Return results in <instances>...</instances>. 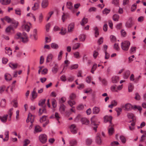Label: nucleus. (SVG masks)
<instances>
[{"label":"nucleus","instance_id":"nucleus-24","mask_svg":"<svg viewBox=\"0 0 146 146\" xmlns=\"http://www.w3.org/2000/svg\"><path fill=\"white\" fill-rule=\"evenodd\" d=\"M42 108L43 109H42V111H41L42 109L41 108H40L39 110L38 111V115L39 116L41 115L43 113H46V109L45 108V107H43Z\"/></svg>","mask_w":146,"mask_h":146},{"label":"nucleus","instance_id":"nucleus-39","mask_svg":"<svg viewBox=\"0 0 146 146\" xmlns=\"http://www.w3.org/2000/svg\"><path fill=\"white\" fill-rule=\"evenodd\" d=\"M97 67V64H94L92 66L91 70V72L92 74L94 73V71L96 70Z\"/></svg>","mask_w":146,"mask_h":146},{"label":"nucleus","instance_id":"nucleus-53","mask_svg":"<svg viewBox=\"0 0 146 146\" xmlns=\"http://www.w3.org/2000/svg\"><path fill=\"white\" fill-rule=\"evenodd\" d=\"M78 66L77 64L73 65L70 67V69L72 70L74 69H76L78 67Z\"/></svg>","mask_w":146,"mask_h":146},{"label":"nucleus","instance_id":"nucleus-40","mask_svg":"<svg viewBox=\"0 0 146 146\" xmlns=\"http://www.w3.org/2000/svg\"><path fill=\"white\" fill-rule=\"evenodd\" d=\"M94 30L95 31L94 34L95 35V36L96 37H97L98 36L99 33L98 30V29L97 27H95L94 29Z\"/></svg>","mask_w":146,"mask_h":146},{"label":"nucleus","instance_id":"nucleus-55","mask_svg":"<svg viewBox=\"0 0 146 146\" xmlns=\"http://www.w3.org/2000/svg\"><path fill=\"white\" fill-rule=\"evenodd\" d=\"M15 13L16 14L20 15H21V11L20 9L18 8L15 10Z\"/></svg>","mask_w":146,"mask_h":146},{"label":"nucleus","instance_id":"nucleus-50","mask_svg":"<svg viewBox=\"0 0 146 146\" xmlns=\"http://www.w3.org/2000/svg\"><path fill=\"white\" fill-rule=\"evenodd\" d=\"M132 23L131 21L130 22H127L125 24V26L127 28L131 27L132 26Z\"/></svg>","mask_w":146,"mask_h":146},{"label":"nucleus","instance_id":"nucleus-33","mask_svg":"<svg viewBox=\"0 0 146 146\" xmlns=\"http://www.w3.org/2000/svg\"><path fill=\"white\" fill-rule=\"evenodd\" d=\"M68 16V14L67 13H63V15L62 16V20L63 22H64L65 19H67V18Z\"/></svg>","mask_w":146,"mask_h":146},{"label":"nucleus","instance_id":"nucleus-11","mask_svg":"<svg viewBox=\"0 0 146 146\" xmlns=\"http://www.w3.org/2000/svg\"><path fill=\"white\" fill-rule=\"evenodd\" d=\"M80 121L82 124L88 125L89 123V121L85 117L82 118L81 119Z\"/></svg>","mask_w":146,"mask_h":146},{"label":"nucleus","instance_id":"nucleus-52","mask_svg":"<svg viewBox=\"0 0 146 146\" xmlns=\"http://www.w3.org/2000/svg\"><path fill=\"white\" fill-rule=\"evenodd\" d=\"M52 104L53 108H55L56 106V100L53 99L52 100Z\"/></svg>","mask_w":146,"mask_h":146},{"label":"nucleus","instance_id":"nucleus-49","mask_svg":"<svg viewBox=\"0 0 146 146\" xmlns=\"http://www.w3.org/2000/svg\"><path fill=\"white\" fill-rule=\"evenodd\" d=\"M63 53V52L62 50H61L59 52L58 58V60H60L61 59Z\"/></svg>","mask_w":146,"mask_h":146},{"label":"nucleus","instance_id":"nucleus-6","mask_svg":"<svg viewBox=\"0 0 146 146\" xmlns=\"http://www.w3.org/2000/svg\"><path fill=\"white\" fill-rule=\"evenodd\" d=\"M104 121L106 123L108 121L109 122L110 124H111V120L112 119V117L111 116H105L104 118Z\"/></svg>","mask_w":146,"mask_h":146},{"label":"nucleus","instance_id":"nucleus-27","mask_svg":"<svg viewBox=\"0 0 146 146\" xmlns=\"http://www.w3.org/2000/svg\"><path fill=\"white\" fill-rule=\"evenodd\" d=\"M127 116L129 119H132V121H134V115L133 114L131 113H127Z\"/></svg>","mask_w":146,"mask_h":146},{"label":"nucleus","instance_id":"nucleus-56","mask_svg":"<svg viewBox=\"0 0 146 146\" xmlns=\"http://www.w3.org/2000/svg\"><path fill=\"white\" fill-rule=\"evenodd\" d=\"M112 3L116 6H118L119 4V0H113Z\"/></svg>","mask_w":146,"mask_h":146},{"label":"nucleus","instance_id":"nucleus-36","mask_svg":"<svg viewBox=\"0 0 146 146\" xmlns=\"http://www.w3.org/2000/svg\"><path fill=\"white\" fill-rule=\"evenodd\" d=\"M130 74V72L128 70H127L124 75V78L125 79H127L129 77Z\"/></svg>","mask_w":146,"mask_h":146},{"label":"nucleus","instance_id":"nucleus-19","mask_svg":"<svg viewBox=\"0 0 146 146\" xmlns=\"http://www.w3.org/2000/svg\"><path fill=\"white\" fill-rule=\"evenodd\" d=\"M31 94L33 99H34L37 97V93L36 92V88H34Z\"/></svg>","mask_w":146,"mask_h":146},{"label":"nucleus","instance_id":"nucleus-51","mask_svg":"<svg viewBox=\"0 0 146 146\" xmlns=\"http://www.w3.org/2000/svg\"><path fill=\"white\" fill-rule=\"evenodd\" d=\"M120 139L123 143H125L126 142V139L124 136L121 135L120 137Z\"/></svg>","mask_w":146,"mask_h":146},{"label":"nucleus","instance_id":"nucleus-1","mask_svg":"<svg viewBox=\"0 0 146 146\" xmlns=\"http://www.w3.org/2000/svg\"><path fill=\"white\" fill-rule=\"evenodd\" d=\"M14 38L15 39H20L21 41L24 43L27 42L28 40L27 35L25 32L23 33L22 34L20 33H17L15 35Z\"/></svg>","mask_w":146,"mask_h":146},{"label":"nucleus","instance_id":"nucleus-63","mask_svg":"<svg viewBox=\"0 0 146 146\" xmlns=\"http://www.w3.org/2000/svg\"><path fill=\"white\" fill-rule=\"evenodd\" d=\"M25 29L27 32H29L30 30V27L27 25H25L24 26Z\"/></svg>","mask_w":146,"mask_h":146},{"label":"nucleus","instance_id":"nucleus-9","mask_svg":"<svg viewBox=\"0 0 146 146\" xmlns=\"http://www.w3.org/2000/svg\"><path fill=\"white\" fill-rule=\"evenodd\" d=\"M71 132L73 134H76L77 133V129L74 124L71 125L70 127Z\"/></svg>","mask_w":146,"mask_h":146},{"label":"nucleus","instance_id":"nucleus-64","mask_svg":"<svg viewBox=\"0 0 146 146\" xmlns=\"http://www.w3.org/2000/svg\"><path fill=\"white\" fill-rule=\"evenodd\" d=\"M66 29H61V31L59 33L60 34L62 35H64L66 33Z\"/></svg>","mask_w":146,"mask_h":146},{"label":"nucleus","instance_id":"nucleus-35","mask_svg":"<svg viewBox=\"0 0 146 146\" xmlns=\"http://www.w3.org/2000/svg\"><path fill=\"white\" fill-rule=\"evenodd\" d=\"M66 6L68 9L70 10H72L73 6L72 3L71 2H68L66 3Z\"/></svg>","mask_w":146,"mask_h":146},{"label":"nucleus","instance_id":"nucleus-14","mask_svg":"<svg viewBox=\"0 0 146 146\" xmlns=\"http://www.w3.org/2000/svg\"><path fill=\"white\" fill-rule=\"evenodd\" d=\"M17 25H15V26H13V27H12L11 26H9L7 27L5 29V32L6 33H9L10 32V31L11 30L14 31V29L16 28Z\"/></svg>","mask_w":146,"mask_h":146},{"label":"nucleus","instance_id":"nucleus-48","mask_svg":"<svg viewBox=\"0 0 146 146\" xmlns=\"http://www.w3.org/2000/svg\"><path fill=\"white\" fill-rule=\"evenodd\" d=\"M110 9L106 8L103 11V13L107 15L110 12Z\"/></svg>","mask_w":146,"mask_h":146},{"label":"nucleus","instance_id":"nucleus-47","mask_svg":"<svg viewBox=\"0 0 146 146\" xmlns=\"http://www.w3.org/2000/svg\"><path fill=\"white\" fill-rule=\"evenodd\" d=\"M91 123L92 125L96 126L95 127H94L93 128L94 129L95 131L96 132L97 131V128L98 127V126H97L96 125V123H95V122L92 121V118L91 119Z\"/></svg>","mask_w":146,"mask_h":146},{"label":"nucleus","instance_id":"nucleus-31","mask_svg":"<svg viewBox=\"0 0 146 146\" xmlns=\"http://www.w3.org/2000/svg\"><path fill=\"white\" fill-rule=\"evenodd\" d=\"M80 44L79 43H77L74 44L72 48L73 50H74L78 48L80 46Z\"/></svg>","mask_w":146,"mask_h":146},{"label":"nucleus","instance_id":"nucleus-17","mask_svg":"<svg viewBox=\"0 0 146 146\" xmlns=\"http://www.w3.org/2000/svg\"><path fill=\"white\" fill-rule=\"evenodd\" d=\"M5 79L6 81H9L12 79V77L11 75L8 73H6L5 75Z\"/></svg>","mask_w":146,"mask_h":146},{"label":"nucleus","instance_id":"nucleus-23","mask_svg":"<svg viewBox=\"0 0 146 146\" xmlns=\"http://www.w3.org/2000/svg\"><path fill=\"white\" fill-rule=\"evenodd\" d=\"M11 0H1V3L3 5H7L9 4L11 2Z\"/></svg>","mask_w":146,"mask_h":146},{"label":"nucleus","instance_id":"nucleus-34","mask_svg":"<svg viewBox=\"0 0 146 146\" xmlns=\"http://www.w3.org/2000/svg\"><path fill=\"white\" fill-rule=\"evenodd\" d=\"M68 103L69 105L72 108H74V107H72V106L76 104V102L74 101L70 100L68 101Z\"/></svg>","mask_w":146,"mask_h":146},{"label":"nucleus","instance_id":"nucleus-16","mask_svg":"<svg viewBox=\"0 0 146 146\" xmlns=\"http://www.w3.org/2000/svg\"><path fill=\"white\" fill-rule=\"evenodd\" d=\"M53 57V55L51 54L50 53L49 54L46 58V62H51L52 60V58Z\"/></svg>","mask_w":146,"mask_h":146},{"label":"nucleus","instance_id":"nucleus-62","mask_svg":"<svg viewBox=\"0 0 146 146\" xmlns=\"http://www.w3.org/2000/svg\"><path fill=\"white\" fill-rule=\"evenodd\" d=\"M103 42V38L101 37L98 40V42L99 45L102 44Z\"/></svg>","mask_w":146,"mask_h":146},{"label":"nucleus","instance_id":"nucleus-42","mask_svg":"<svg viewBox=\"0 0 146 146\" xmlns=\"http://www.w3.org/2000/svg\"><path fill=\"white\" fill-rule=\"evenodd\" d=\"M3 19L7 21L8 23H11L12 21L13 20V19H11V18L8 16H5L3 18Z\"/></svg>","mask_w":146,"mask_h":146},{"label":"nucleus","instance_id":"nucleus-8","mask_svg":"<svg viewBox=\"0 0 146 146\" xmlns=\"http://www.w3.org/2000/svg\"><path fill=\"white\" fill-rule=\"evenodd\" d=\"M124 108V110L125 111H129L132 109L133 108L132 106L129 103H127L125 104L123 107Z\"/></svg>","mask_w":146,"mask_h":146},{"label":"nucleus","instance_id":"nucleus-44","mask_svg":"<svg viewBox=\"0 0 146 146\" xmlns=\"http://www.w3.org/2000/svg\"><path fill=\"white\" fill-rule=\"evenodd\" d=\"M136 47H132L130 49V53L132 54L135 53L136 51Z\"/></svg>","mask_w":146,"mask_h":146},{"label":"nucleus","instance_id":"nucleus-45","mask_svg":"<svg viewBox=\"0 0 146 146\" xmlns=\"http://www.w3.org/2000/svg\"><path fill=\"white\" fill-rule=\"evenodd\" d=\"M115 110L117 113V115L119 116L120 114V112L122 111V109L120 108H115Z\"/></svg>","mask_w":146,"mask_h":146},{"label":"nucleus","instance_id":"nucleus-46","mask_svg":"<svg viewBox=\"0 0 146 146\" xmlns=\"http://www.w3.org/2000/svg\"><path fill=\"white\" fill-rule=\"evenodd\" d=\"M128 88L129 92H132L133 88V85L131 83H129V84Z\"/></svg>","mask_w":146,"mask_h":146},{"label":"nucleus","instance_id":"nucleus-37","mask_svg":"<svg viewBox=\"0 0 146 146\" xmlns=\"http://www.w3.org/2000/svg\"><path fill=\"white\" fill-rule=\"evenodd\" d=\"M146 137V131H144V134L142 135L140 139V141L142 142L145 139Z\"/></svg>","mask_w":146,"mask_h":146},{"label":"nucleus","instance_id":"nucleus-61","mask_svg":"<svg viewBox=\"0 0 146 146\" xmlns=\"http://www.w3.org/2000/svg\"><path fill=\"white\" fill-rule=\"evenodd\" d=\"M30 143V141L28 139H25L24 141V144L23 146H27V145Z\"/></svg>","mask_w":146,"mask_h":146},{"label":"nucleus","instance_id":"nucleus-43","mask_svg":"<svg viewBox=\"0 0 146 146\" xmlns=\"http://www.w3.org/2000/svg\"><path fill=\"white\" fill-rule=\"evenodd\" d=\"M51 46L52 48L54 49L58 48L59 47L58 44L54 43H52Z\"/></svg>","mask_w":146,"mask_h":146},{"label":"nucleus","instance_id":"nucleus-18","mask_svg":"<svg viewBox=\"0 0 146 146\" xmlns=\"http://www.w3.org/2000/svg\"><path fill=\"white\" fill-rule=\"evenodd\" d=\"M9 66L12 69L14 70L17 68L18 64L17 63L14 64L12 63H10L9 64Z\"/></svg>","mask_w":146,"mask_h":146},{"label":"nucleus","instance_id":"nucleus-57","mask_svg":"<svg viewBox=\"0 0 146 146\" xmlns=\"http://www.w3.org/2000/svg\"><path fill=\"white\" fill-rule=\"evenodd\" d=\"M137 4L136 3H135L132 6L131 9V11H134L136 9Z\"/></svg>","mask_w":146,"mask_h":146},{"label":"nucleus","instance_id":"nucleus-10","mask_svg":"<svg viewBox=\"0 0 146 146\" xmlns=\"http://www.w3.org/2000/svg\"><path fill=\"white\" fill-rule=\"evenodd\" d=\"M48 0H43L41 3V7L42 8L45 9L48 6Z\"/></svg>","mask_w":146,"mask_h":146},{"label":"nucleus","instance_id":"nucleus-2","mask_svg":"<svg viewBox=\"0 0 146 146\" xmlns=\"http://www.w3.org/2000/svg\"><path fill=\"white\" fill-rule=\"evenodd\" d=\"M130 44V43L129 41H124L121 43V48L123 50L127 51L129 49Z\"/></svg>","mask_w":146,"mask_h":146},{"label":"nucleus","instance_id":"nucleus-13","mask_svg":"<svg viewBox=\"0 0 146 146\" xmlns=\"http://www.w3.org/2000/svg\"><path fill=\"white\" fill-rule=\"evenodd\" d=\"M74 26V24L73 23H71L68 26V32H72L73 31Z\"/></svg>","mask_w":146,"mask_h":146},{"label":"nucleus","instance_id":"nucleus-25","mask_svg":"<svg viewBox=\"0 0 146 146\" xmlns=\"http://www.w3.org/2000/svg\"><path fill=\"white\" fill-rule=\"evenodd\" d=\"M39 4L38 3H35L34 4V6L32 8V9L34 11L36 10L39 8Z\"/></svg>","mask_w":146,"mask_h":146},{"label":"nucleus","instance_id":"nucleus-30","mask_svg":"<svg viewBox=\"0 0 146 146\" xmlns=\"http://www.w3.org/2000/svg\"><path fill=\"white\" fill-rule=\"evenodd\" d=\"M46 100L45 99L43 100L41 99L39 101L38 105L42 107H44L43 106V105L45 104Z\"/></svg>","mask_w":146,"mask_h":146},{"label":"nucleus","instance_id":"nucleus-3","mask_svg":"<svg viewBox=\"0 0 146 146\" xmlns=\"http://www.w3.org/2000/svg\"><path fill=\"white\" fill-rule=\"evenodd\" d=\"M38 138L40 141L41 143L44 144L47 142V137L46 134H42L38 136Z\"/></svg>","mask_w":146,"mask_h":146},{"label":"nucleus","instance_id":"nucleus-32","mask_svg":"<svg viewBox=\"0 0 146 146\" xmlns=\"http://www.w3.org/2000/svg\"><path fill=\"white\" fill-rule=\"evenodd\" d=\"M8 116L7 114L5 115L3 117H1V120L2 122L5 123L6 122Z\"/></svg>","mask_w":146,"mask_h":146},{"label":"nucleus","instance_id":"nucleus-58","mask_svg":"<svg viewBox=\"0 0 146 146\" xmlns=\"http://www.w3.org/2000/svg\"><path fill=\"white\" fill-rule=\"evenodd\" d=\"M74 57L77 58H79L80 56L79 53L78 52H76L74 53Z\"/></svg>","mask_w":146,"mask_h":146},{"label":"nucleus","instance_id":"nucleus-22","mask_svg":"<svg viewBox=\"0 0 146 146\" xmlns=\"http://www.w3.org/2000/svg\"><path fill=\"white\" fill-rule=\"evenodd\" d=\"M42 131L41 128L39 126L37 125L35 126V133H38L41 132Z\"/></svg>","mask_w":146,"mask_h":146},{"label":"nucleus","instance_id":"nucleus-4","mask_svg":"<svg viewBox=\"0 0 146 146\" xmlns=\"http://www.w3.org/2000/svg\"><path fill=\"white\" fill-rule=\"evenodd\" d=\"M46 116L43 115L40 119V121L41 123L46 121V122L43 124V127H45L49 123V120L46 119Z\"/></svg>","mask_w":146,"mask_h":146},{"label":"nucleus","instance_id":"nucleus-60","mask_svg":"<svg viewBox=\"0 0 146 146\" xmlns=\"http://www.w3.org/2000/svg\"><path fill=\"white\" fill-rule=\"evenodd\" d=\"M79 38L81 41H84L85 40V36L84 35H80Z\"/></svg>","mask_w":146,"mask_h":146},{"label":"nucleus","instance_id":"nucleus-21","mask_svg":"<svg viewBox=\"0 0 146 146\" xmlns=\"http://www.w3.org/2000/svg\"><path fill=\"white\" fill-rule=\"evenodd\" d=\"M100 111V108L96 107L93 108L92 112L94 114H97L99 113Z\"/></svg>","mask_w":146,"mask_h":146},{"label":"nucleus","instance_id":"nucleus-7","mask_svg":"<svg viewBox=\"0 0 146 146\" xmlns=\"http://www.w3.org/2000/svg\"><path fill=\"white\" fill-rule=\"evenodd\" d=\"M100 133H97L96 137V142L99 145H100L102 142V140L100 138Z\"/></svg>","mask_w":146,"mask_h":146},{"label":"nucleus","instance_id":"nucleus-54","mask_svg":"<svg viewBox=\"0 0 146 146\" xmlns=\"http://www.w3.org/2000/svg\"><path fill=\"white\" fill-rule=\"evenodd\" d=\"M69 97L71 100H73L76 98V94L74 93H72L70 94Z\"/></svg>","mask_w":146,"mask_h":146},{"label":"nucleus","instance_id":"nucleus-41","mask_svg":"<svg viewBox=\"0 0 146 146\" xmlns=\"http://www.w3.org/2000/svg\"><path fill=\"white\" fill-rule=\"evenodd\" d=\"M112 81L113 83H115L118 82V77L116 76L112 77Z\"/></svg>","mask_w":146,"mask_h":146},{"label":"nucleus","instance_id":"nucleus-15","mask_svg":"<svg viewBox=\"0 0 146 146\" xmlns=\"http://www.w3.org/2000/svg\"><path fill=\"white\" fill-rule=\"evenodd\" d=\"M50 118H55L58 121L59 120L60 118V117L59 116V114L56 112H55L54 115H51L50 117Z\"/></svg>","mask_w":146,"mask_h":146},{"label":"nucleus","instance_id":"nucleus-28","mask_svg":"<svg viewBox=\"0 0 146 146\" xmlns=\"http://www.w3.org/2000/svg\"><path fill=\"white\" fill-rule=\"evenodd\" d=\"M119 16L117 14H115L112 17L114 21H118L119 19Z\"/></svg>","mask_w":146,"mask_h":146},{"label":"nucleus","instance_id":"nucleus-29","mask_svg":"<svg viewBox=\"0 0 146 146\" xmlns=\"http://www.w3.org/2000/svg\"><path fill=\"white\" fill-rule=\"evenodd\" d=\"M11 24L10 26H11L12 27H13V26H15V25H17V26L16 27V28H17L19 24V23L18 21H16L15 20L13 19V20H12V22H11Z\"/></svg>","mask_w":146,"mask_h":146},{"label":"nucleus","instance_id":"nucleus-26","mask_svg":"<svg viewBox=\"0 0 146 146\" xmlns=\"http://www.w3.org/2000/svg\"><path fill=\"white\" fill-rule=\"evenodd\" d=\"M58 64H55L54 66L52 68V71L53 73L55 74L58 71Z\"/></svg>","mask_w":146,"mask_h":146},{"label":"nucleus","instance_id":"nucleus-12","mask_svg":"<svg viewBox=\"0 0 146 146\" xmlns=\"http://www.w3.org/2000/svg\"><path fill=\"white\" fill-rule=\"evenodd\" d=\"M66 106L63 104H61L59 108V111L62 114H64L65 111Z\"/></svg>","mask_w":146,"mask_h":146},{"label":"nucleus","instance_id":"nucleus-20","mask_svg":"<svg viewBox=\"0 0 146 146\" xmlns=\"http://www.w3.org/2000/svg\"><path fill=\"white\" fill-rule=\"evenodd\" d=\"M88 22V19L87 18L84 17L80 22V24L82 26H84Z\"/></svg>","mask_w":146,"mask_h":146},{"label":"nucleus","instance_id":"nucleus-59","mask_svg":"<svg viewBox=\"0 0 146 146\" xmlns=\"http://www.w3.org/2000/svg\"><path fill=\"white\" fill-rule=\"evenodd\" d=\"M135 98L137 100H139L140 99V96L138 93H136L135 94Z\"/></svg>","mask_w":146,"mask_h":146},{"label":"nucleus","instance_id":"nucleus-5","mask_svg":"<svg viewBox=\"0 0 146 146\" xmlns=\"http://www.w3.org/2000/svg\"><path fill=\"white\" fill-rule=\"evenodd\" d=\"M113 124H110L108 128V134L110 136L112 135L114 133V129L113 127Z\"/></svg>","mask_w":146,"mask_h":146},{"label":"nucleus","instance_id":"nucleus-38","mask_svg":"<svg viewBox=\"0 0 146 146\" xmlns=\"http://www.w3.org/2000/svg\"><path fill=\"white\" fill-rule=\"evenodd\" d=\"M0 106L2 108H4L6 106V100L5 99H3L1 100Z\"/></svg>","mask_w":146,"mask_h":146}]
</instances>
